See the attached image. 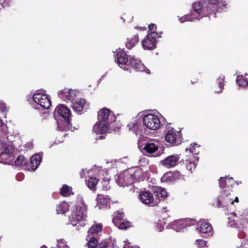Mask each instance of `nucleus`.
<instances>
[{
	"mask_svg": "<svg viewBox=\"0 0 248 248\" xmlns=\"http://www.w3.org/2000/svg\"><path fill=\"white\" fill-rule=\"evenodd\" d=\"M87 206L81 197H78L77 201L75 210L69 217V222L74 226H77V229L80 227H84L86 224Z\"/></svg>",
	"mask_w": 248,
	"mask_h": 248,
	"instance_id": "nucleus-1",
	"label": "nucleus"
},
{
	"mask_svg": "<svg viewBox=\"0 0 248 248\" xmlns=\"http://www.w3.org/2000/svg\"><path fill=\"white\" fill-rule=\"evenodd\" d=\"M116 51L117 62L121 67L122 68L123 66L126 64L127 66L130 65L138 71L150 73V70L146 68L140 60L136 59L133 56H129L128 58L125 52L121 49L119 48Z\"/></svg>",
	"mask_w": 248,
	"mask_h": 248,
	"instance_id": "nucleus-2",
	"label": "nucleus"
},
{
	"mask_svg": "<svg viewBox=\"0 0 248 248\" xmlns=\"http://www.w3.org/2000/svg\"><path fill=\"white\" fill-rule=\"evenodd\" d=\"M140 174V171L138 170L134 171L130 170L125 171L118 176V179H117V184L120 186L130 185L138 180Z\"/></svg>",
	"mask_w": 248,
	"mask_h": 248,
	"instance_id": "nucleus-3",
	"label": "nucleus"
},
{
	"mask_svg": "<svg viewBox=\"0 0 248 248\" xmlns=\"http://www.w3.org/2000/svg\"><path fill=\"white\" fill-rule=\"evenodd\" d=\"M54 116L57 119H63L66 124H68L71 118V111L66 106L63 105H58L55 109Z\"/></svg>",
	"mask_w": 248,
	"mask_h": 248,
	"instance_id": "nucleus-4",
	"label": "nucleus"
},
{
	"mask_svg": "<svg viewBox=\"0 0 248 248\" xmlns=\"http://www.w3.org/2000/svg\"><path fill=\"white\" fill-rule=\"evenodd\" d=\"M143 122L146 127L153 130L157 129L160 125V121L158 117L153 114L145 115L143 118Z\"/></svg>",
	"mask_w": 248,
	"mask_h": 248,
	"instance_id": "nucleus-5",
	"label": "nucleus"
},
{
	"mask_svg": "<svg viewBox=\"0 0 248 248\" xmlns=\"http://www.w3.org/2000/svg\"><path fill=\"white\" fill-rule=\"evenodd\" d=\"M34 101L41 107L45 109L49 108L51 106L50 99L46 94L37 91L33 95Z\"/></svg>",
	"mask_w": 248,
	"mask_h": 248,
	"instance_id": "nucleus-6",
	"label": "nucleus"
},
{
	"mask_svg": "<svg viewBox=\"0 0 248 248\" xmlns=\"http://www.w3.org/2000/svg\"><path fill=\"white\" fill-rule=\"evenodd\" d=\"M157 36V33L156 32L149 33L141 42L143 48L146 50H152L155 48Z\"/></svg>",
	"mask_w": 248,
	"mask_h": 248,
	"instance_id": "nucleus-7",
	"label": "nucleus"
},
{
	"mask_svg": "<svg viewBox=\"0 0 248 248\" xmlns=\"http://www.w3.org/2000/svg\"><path fill=\"white\" fill-rule=\"evenodd\" d=\"M219 186L221 188H227L228 189L223 190L221 192V198H224L230 195V187L232 186L234 184V181L232 178H229L227 176L224 177H221L219 180Z\"/></svg>",
	"mask_w": 248,
	"mask_h": 248,
	"instance_id": "nucleus-8",
	"label": "nucleus"
},
{
	"mask_svg": "<svg viewBox=\"0 0 248 248\" xmlns=\"http://www.w3.org/2000/svg\"><path fill=\"white\" fill-rule=\"evenodd\" d=\"M98 119L101 122L108 124L112 123L116 121V116L113 113L107 108H102L98 112Z\"/></svg>",
	"mask_w": 248,
	"mask_h": 248,
	"instance_id": "nucleus-9",
	"label": "nucleus"
},
{
	"mask_svg": "<svg viewBox=\"0 0 248 248\" xmlns=\"http://www.w3.org/2000/svg\"><path fill=\"white\" fill-rule=\"evenodd\" d=\"M197 145V144H191L189 148L186 149V156L183 159V161L185 163H187V162H198L199 157L196 156L199 153V151L197 150L194 146Z\"/></svg>",
	"mask_w": 248,
	"mask_h": 248,
	"instance_id": "nucleus-10",
	"label": "nucleus"
},
{
	"mask_svg": "<svg viewBox=\"0 0 248 248\" xmlns=\"http://www.w3.org/2000/svg\"><path fill=\"white\" fill-rule=\"evenodd\" d=\"M139 198L140 201L144 204L150 205L152 206H154L157 204L156 201H154L152 193L149 191H140Z\"/></svg>",
	"mask_w": 248,
	"mask_h": 248,
	"instance_id": "nucleus-11",
	"label": "nucleus"
},
{
	"mask_svg": "<svg viewBox=\"0 0 248 248\" xmlns=\"http://www.w3.org/2000/svg\"><path fill=\"white\" fill-rule=\"evenodd\" d=\"M180 158V155L174 154L166 157L160 162L161 164L165 167L170 168L177 165Z\"/></svg>",
	"mask_w": 248,
	"mask_h": 248,
	"instance_id": "nucleus-12",
	"label": "nucleus"
},
{
	"mask_svg": "<svg viewBox=\"0 0 248 248\" xmlns=\"http://www.w3.org/2000/svg\"><path fill=\"white\" fill-rule=\"evenodd\" d=\"M195 223V220L189 219L186 220H179L172 224V228L177 232H179L186 226L192 225L194 224Z\"/></svg>",
	"mask_w": 248,
	"mask_h": 248,
	"instance_id": "nucleus-13",
	"label": "nucleus"
},
{
	"mask_svg": "<svg viewBox=\"0 0 248 248\" xmlns=\"http://www.w3.org/2000/svg\"><path fill=\"white\" fill-rule=\"evenodd\" d=\"M14 149L12 147H8L5 150L0 152V160L3 163H7L8 160L12 158Z\"/></svg>",
	"mask_w": 248,
	"mask_h": 248,
	"instance_id": "nucleus-14",
	"label": "nucleus"
},
{
	"mask_svg": "<svg viewBox=\"0 0 248 248\" xmlns=\"http://www.w3.org/2000/svg\"><path fill=\"white\" fill-rule=\"evenodd\" d=\"M77 92L72 89H64L60 91V96L64 100H70L76 96Z\"/></svg>",
	"mask_w": 248,
	"mask_h": 248,
	"instance_id": "nucleus-15",
	"label": "nucleus"
},
{
	"mask_svg": "<svg viewBox=\"0 0 248 248\" xmlns=\"http://www.w3.org/2000/svg\"><path fill=\"white\" fill-rule=\"evenodd\" d=\"M108 128V124H107L100 121L94 124L93 129L97 135H103L107 132Z\"/></svg>",
	"mask_w": 248,
	"mask_h": 248,
	"instance_id": "nucleus-16",
	"label": "nucleus"
},
{
	"mask_svg": "<svg viewBox=\"0 0 248 248\" xmlns=\"http://www.w3.org/2000/svg\"><path fill=\"white\" fill-rule=\"evenodd\" d=\"M197 230L199 232L202 233L212 234V227L210 224L207 222L199 223Z\"/></svg>",
	"mask_w": 248,
	"mask_h": 248,
	"instance_id": "nucleus-17",
	"label": "nucleus"
},
{
	"mask_svg": "<svg viewBox=\"0 0 248 248\" xmlns=\"http://www.w3.org/2000/svg\"><path fill=\"white\" fill-rule=\"evenodd\" d=\"M102 227L103 225L101 223L93 225L88 231L87 237L89 238L91 236L94 237L102 231Z\"/></svg>",
	"mask_w": 248,
	"mask_h": 248,
	"instance_id": "nucleus-18",
	"label": "nucleus"
},
{
	"mask_svg": "<svg viewBox=\"0 0 248 248\" xmlns=\"http://www.w3.org/2000/svg\"><path fill=\"white\" fill-rule=\"evenodd\" d=\"M205 4L204 0H202L199 2H195L193 4V11L192 13V15L195 16H200V13L202 9H203V5Z\"/></svg>",
	"mask_w": 248,
	"mask_h": 248,
	"instance_id": "nucleus-19",
	"label": "nucleus"
},
{
	"mask_svg": "<svg viewBox=\"0 0 248 248\" xmlns=\"http://www.w3.org/2000/svg\"><path fill=\"white\" fill-rule=\"evenodd\" d=\"M178 137V134L174 129H170L166 134L165 140L169 143H173L176 142Z\"/></svg>",
	"mask_w": 248,
	"mask_h": 248,
	"instance_id": "nucleus-20",
	"label": "nucleus"
},
{
	"mask_svg": "<svg viewBox=\"0 0 248 248\" xmlns=\"http://www.w3.org/2000/svg\"><path fill=\"white\" fill-rule=\"evenodd\" d=\"M158 148L157 142H149L145 144L143 150L148 153L152 154L157 151Z\"/></svg>",
	"mask_w": 248,
	"mask_h": 248,
	"instance_id": "nucleus-21",
	"label": "nucleus"
},
{
	"mask_svg": "<svg viewBox=\"0 0 248 248\" xmlns=\"http://www.w3.org/2000/svg\"><path fill=\"white\" fill-rule=\"evenodd\" d=\"M42 156L40 154H35L31 157V165L32 170H35L41 161Z\"/></svg>",
	"mask_w": 248,
	"mask_h": 248,
	"instance_id": "nucleus-22",
	"label": "nucleus"
},
{
	"mask_svg": "<svg viewBox=\"0 0 248 248\" xmlns=\"http://www.w3.org/2000/svg\"><path fill=\"white\" fill-rule=\"evenodd\" d=\"M140 122L138 121L137 120H133V122H130V123L127 125V127L129 128V130L133 131L137 135L140 130Z\"/></svg>",
	"mask_w": 248,
	"mask_h": 248,
	"instance_id": "nucleus-23",
	"label": "nucleus"
},
{
	"mask_svg": "<svg viewBox=\"0 0 248 248\" xmlns=\"http://www.w3.org/2000/svg\"><path fill=\"white\" fill-rule=\"evenodd\" d=\"M98 179L95 177H89V179L86 180V184L90 189L95 191L96 186L98 184Z\"/></svg>",
	"mask_w": 248,
	"mask_h": 248,
	"instance_id": "nucleus-24",
	"label": "nucleus"
},
{
	"mask_svg": "<svg viewBox=\"0 0 248 248\" xmlns=\"http://www.w3.org/2000/svg\"><path fill=\"white\" fill-rule=\"evenodd\" d=\"M86 104V100L84 99L78 100L73 105V109L77 112H80Z\"/></svg>",
	"mask_w": 248,
	"mask_h": 248,
	"instance_id": "nucleus-25",
	"label": "nucleus"
},
{
	"mask_svg": "<svg viewBox=\"0 0 248 248\" xmlns=\"http://www.w3.org/2000/svg\"><path fill=\"white\" fill-rule=\"evenodd\" d=\"M110 201V200L108 196L103 194L98 195L96 198L97 203L102 205H107L109 203Z\"/></svg>",
	"mask_w": 248,
	"mask_h": 248,
	"instance_id": "nucleus-26",
	"label": "nucleus"
},
{
	"mask_svg": "<svg viewBox=\"0 0 248 248\" xmlns=\"http://www.w3.org/2000/svg\"><path fill=\"white\" fill-rule=\"evenodd\" d=\"M138 41L139 37L138 35H134L131 38H127L125 42L126 47L129 49H131L138 43Z\"/></svg>",
	"mask_w": 248,
	"mask_h": 248,
	"instance_id": "nucleus-27",
	"label": "nucleus"
},
{
	"mask_svg": "<svg viewBox=\"0 0 248 248\" xmlns=\"http://www.w3.org/2000/svg\"><path fill=\"white\" fill-rule=\"evenodd\" d=\"M69 209V204L66 202H62L57 206L56 211L58 214H64L68 211Z\"/></svg>",
	"mask_w": 248,
	"mask_h": 248,
	"instance_id": "nucleus-28",
	"label": "nucleus"
},
{
	"mask_svg": "<svg viewBox=\"0 0 248 248\" xmlns=\"http://www.w3.org/2000/svg\"><path fill=\"white\" fill-rule=\"evenodd\" d=\"M88 241V248H97L98 245V242L95 237L91 236V237L86 238V240Z\"/></svg>",
	"mask_w": 248,
	"mask_h": 248,
	"instance_id": "nucleus-29",
	"label": "nucleus"
},
{
	"mask_svg": "<svg viewBox=\"0 0 248 248\" xmlns=\"http://www.w3.org/2000/svg\"><path fill=\"white\" fill-rule=\"evenodd\" d=\"M72 188L67 185H64L61 189V194L62 195L65 197L71 195Z\"/></svg>",
	"mask_w": 248,
	"mask_h": 248,
	"instance_id": "nucleus-30",
	"label": "nucleus"
},
{
	"mask_svg": "<svg viewBox=\"0 0 248 248\" xmlns=\"http://www.w3.org/2000/svg\"><path fill=\"white\" fill-rule=\"evenodd\" d=\"M114 218L113 219V222L115 226L118 225L119 222L123 220L124 214L122 212H118L115 213Z\"/></svg>",
	"mask_w": 248,
	"mask_h": 248,
	"instance_id": "nucleus-31",
	"label": "nucleus"
},
{
	"mask_svg": "<svg viewBox=\"0 0 248 248\" xmlns=\"http://www.w3.org/2000/svg\"><path fill=\"white\" fill-rule=\"evenodd\" d=\"M155 192L156 193V196L158 197L165 198L167 196V192L166 190L160 187H156Z\"/></svg>",
	"mask_w": 248,
	"mask_h": 248,
	"instance_id": "nucleus-32",
	"label": "nucleus"
},
{
	"mask_svg": "<svg viewBox=\"0 0 248 248\" xmlns=\"http://www.w3.org/2000/svg\"><path fill=\"white\" fill-rule=\"evenodd\" d=\"M236 82L241 87H245L248 85V80L244 78L242 76H237Z\"/></svg>",
	"mask_w": 248,
	"mask_h": 248,
	"instance_id": "nucleus-33",
	"label": "nucleus"
},
{
	"mask_svg": "<svg viewBox=\"0 0 248 248\" xmlns=\"http://www.w3.org/2000/svg\"><path fill=\"white\" fill-rule=\"evenodd\" d=\"M27 159L23 155H19L15 161V164L16 166L25 165L26 164Z\"/></svg>",
	"mask_w": 248,
	"mask_h": 248,
	"instance_id": "nucleus-34",
	"label": "nucleus"
},
{
	"mask_svg": "<svg viewBox=\"0 0 248 248\" xmlns=\"http://www.w3.org/2000/svg\"><path fill=\"white\" fill-rule=\"evenodd\" d=\"M194 19H199V17H198V16H195L194 17L192 15H191V16H190V15H185L184 16H182L181 18H180L179 21L181 23H184V22L186 21H192Z\"/></svg>",
	"mask_w": 248,
	"mask_h": 248,
	"instance_id": "nucleus-35",
	"label": "nucleus"
},
{
	"mask_svg": "<svg viewBox=\"0 0 248 248\" xmlns=\"http://www.w3.org/2000/svg\"><path fill=\"white\" fill-rule=\"evenodd\" d=\"M130 226V223L129 221L122 220L119 222L118 225L117 226L120 229L124 230L126 229Z\"/></svg>",
	"mask_w": 248,
	"mask_h": 248,
	"instance_id": "nucleus-36",
	"label": "nucleus"
},
{
	"mask_svg": "<svg viewBox=\"0 0 248 248\" xmlns=\"http://www.w3.org/2000/svg\"><path fill=\"white\" fill-rule=\"evenodd\" d=\"M224 79V77L223 76H220L217 78V82L218 83V87L220 90L217 91V93H221L223 89V82Z\"/></svg>",
	"mask_w": 248,
	"mask_h": 248,
	"instance_id": "nucleus-37",
	"label": "nucleus"
},
{
	"mask_svg": "<svg viewBox=\"0 0 248 248\" xmlns=\"http://www.w3.org/2000/svg\"><path fill=\"white\" fill-rule=\"evenodd\" d=\"M197 162H187V163H185L186 165V169L190 170L191 172H192V170H194L196 166V163Z\"/></svg>",
	"mask_w": 248,
	"mask_h": 248,
	"instance_id": "nucleus-38",
	"label": "nucleus"
},
{
	"mask_svg": "<svg viewBox=\"0 0 248 248\" xmlns=\"http://www.w3.org/2000/svg\"><path fill=\"white\" fill-rule=\"evenodd\" d=\"M58 248H69V247L67 246L66 243L63 239L58 240Z\"/></svg>",
	"mask_w": 248,
	"mask_h": 248,
	"instance_id": "nucleus-39",
	"label": "nucleus"
},
{
	"mask_svg": "<svg viewBox=\"0 0 248 248\" xmlns=\"http://www.w3.org/2000/svg\"><path fill=\"white\" fill-rule=\"evenodd\" d=\"M8 147H12V146L7 144L1 140H0V152L5 150L6 148H8Z\"/></svg>",
	"mask_w": 248,
	"mask_h": 248,
	"instance_id": "nucleus-40",
	"label": "nucleus"
},
{
	"mask_svg": "<svg viewBox=\"0 0 248 248\" xmlns=\"http://www.w3.org/2000/svg\"><path fill=\"white\" fill-rule=\"evenodd\" d=\"M225 198L226 197L222 199L225 201V202L226 203L230 202L231 204H232L234 202H238V198L237 197H235L234 201L232 200V198H228L225 199Z\"/></svg>",
	"mask_w": 248,
	"mask_h": 248,
	"instance_id": "nucleus-41",
	"label": "nucleus"
},
{
	"mask_svg": "<svg viewBox=\"0 0 248 248\" xmlns=\"http://www.w3.org/2000/svg\"><path fill=\"white\" fill-rule=\"evenodd\" d=\"M0 110L2 112H6L8 110L6 104L2 101H0Z\"/></svg>",
	"mask_w": 248,
	"mask_h": 248,
	"instance_id": "nucleus-42",
	"label": "nucleus"
},
{
	"mask_svg": "<svg viewBox=\"0 0 248 248\" xmlns=\"http://www.w3.org/2000/svg\"><path fill=\"white\" fill-rule=\"evenodd\" d=\"M7 130L6 125L0 119V131H6Z\"/></svg>",
	"mask_w": 248,
	"mask_h": 248,
	"instance_id": "nucleus-43",
	"label": "nucleus"
},
{
	"mask_svg": "<svg viewBox=\"0 0 248 248\" xmlns=\"http://www.w3.org/2000/svg\"><path fill=\"white\" fill-rule=\"evenodd\" d=\"M108 243L107 242L106 240H102L99 243V248H107L108 247Z\"/></svg>",
	"mask_w": 248,
	"mask_h": 248,
	"instance_id": "nucleus-44",
	"label": "nucleus"
},
{
	"mask_svg": "<svg viewBox=\"0 0 248 248\" xmlns=\"http://www.w3.org/2000/svg\"><path fill=\"white\" fill-rule=\"evenodd\" d=\"M90 171H91L90 170H87L86 169H83L79 172L80 177L83 178L85 176L86 173H89Z\"/></svg>",
	"mask_w": 248,
	"mask_h": 248,
	"instance_id": "nucleus-45",
	"label": "nucleus"
},
{
	"mask_svg": "<svg viewBox=\"0 0 248 248\" xmlns=\"http://www.w3.org/2000/svg\"><path fill=\"white\" fill-rule=\"evenodd\" d=\"M196 242L200 246H204L206 245V242L202 240H197Z\"/></svg>",
	"mask_w": 248,
	"mask_h": 248,
	"instance_id": "nucleus-46",
	"label": "nucleus"
},
{
	"mask_svg": "<svg viewBox=\"0 0 248 248\" xmlns=\"http://www.w3.org/2000/svg\"><path fill=\"white\" fill-rule=\"evenodd\" d=\"M219 0H209V2L210 4L214 5L217 3Z\"/></svg>",
	"mask_w": 248,
	"mask_h": 248,
	"instance_id": "nucleus-47",
	"label": "nucleus"
},
{
	"mask_svg": "<svg viewBox=\"0 0 248 248\" xmlns=\"http://www.w3.org/2000/svg\"><path fill=\"white\" fill-rule=\"evenodd\" d=\"M155 25L154 24H151L149 25L148 28L149 30H153L155 27Z\"/></svg>",
	"mask_w": 248,
	"mask_h": 248,
	"instance_id": "nucleus-48",
	"label": "nucleus"
},
{
	"mask_svg": "<svg viewBox=\"0 0 248 248\" xmlns=\"http://www.w3.org/2000/svg\"><path fill=\"white\" fill-rule=\"evenodd\" d=\"M163 229V226H162L161 227H157V230L159 232H161Z\"/></svg>",
	"mask_w": 248,
	"mask_h": 248,
	"instance_id": "nucleus-49",
	"label": "nucleus"
},
{
	"mask_svg": "<svg viewBox=\"0 0 248 248\" xmlns=\"http://www.w3.org/2000/svg\"><path fill=\"white\" fill-rule=\"evenodd\" d=\"M162 210L163 212L165 213H167L168 212V209L167 207H163Z\"/></svg>",
	"mask_w": 248,
	"mask_h": 248,
	"instance_id": "nucleus-50",
	"label": "nucleus"
},
{
	"mask_svg": "<svg viewBox=\"0 0 248 248\" xmlns=\"http://www.w3.org/2000/svg\"><path fill=\"white\" fill-rule=\"evenodd\" d=\"M103 138H105V137L103 136V135H102V136H100L98 137V138H97V139H103Z\"/></svg>",
	"mask_w": 248,
	"mask_h": 248,
	"instance_id": "nucleus-51",
	"label": "nucleus"
},
{
	"mask_svg": "<svg viewBox=\"0 0 248 248\" xmlns=\"http://www.w3.org/2000/svg\"><path fill=\"white\" fill-rule=\"evenodd\" d=\"M220 201L219 200H218V204H217V206L219 207H220Z\"/></svg>",
	"mask_w": 248,
	"mask_h": 248,
	"instance_id": "nucleus-52",
	"label": "nucleus"
},
{
	"mask_svg": "<svg viewBox=\"0 0 248 248\" xmlns=\"http://www.w3.org/2000/svg\"><path fill=\"white\" fill-rule=\"evenodd\" d=\"M142 160H143V161H144V162H146V160L145 158H144H144H142L140 159V161H142Z\"/></svg>",
	"mask_w": 248,
	"mask_h": 248,
	"instance_id": "nucleus-53",
	"label": "nucleus"
},
{
	"mask_svg": "<svg viewBox=\"0 0 248 248\" xmlns=\"http://www.w3.org/2000/svg\"><path fill=\"white\" fill-rule=\"evenodd\" d=\"M41 248H46L45 246H43Z\"/></svg>",
	"mask_w": 248,
	"mask_h": 248,
	"instance_id": "nucleus-54",
	"label": "nucleus"
},
{
	"mask_svg": "<svg viewBox=\"0 0 248 248\" xmlns=\"http://www.w3.org/2000/svg\"><path fill=\"white\" fill-rule=\"evenodd\" d=\"M124 69V70H128V68L126 69L125 67Z\"/></svg>",
	"mask_w": 248,
	"mask_h": 248,
	"instance_id": "nucleus-55",
	"label": "nucleus"
},
{
	"mask_svg": "<svg viewBox=\"0 0 248 248\" xmlns=\"http://www.w3.org/2000/svg\"><path fill=\"white\" fill-rule=\"evenodd\" d=\"M60 142H61V141H59V142H57V144H58V143H60Z\"/></svg>",
	"mask_w": 248,
	"mask_h": 248,
	"instance_id": "nucleus-56",
	"label": "nucleus"
}]
</instances>
